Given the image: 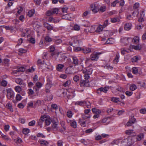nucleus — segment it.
Instances as JSON below:
<instances>
[{"mask_svg":"<svg viewBox=\"0 0 146 146\" xmlns=\"http://www.w3.org/2000/svg\"><path fill=\"white\" fill-rule=\"evenodd\" d=\"M131 39V38H127L126 39L125 38H123L122 41H121V42L123 43H124L125 41H128V40L129 39ZM132 41L133 42L134 44H137L138 43L139 40V38L137 36H136L133 39L131 38Z\"/></svg>","mask_w":146,"mask_h":146,"instance_id":"obj_4","label":"nucleus"},{"mask_svg":"<svg viewBox=\"0 0 146 146\" xmlns=\"http://www.w3.org/2000/svg\"><path fill=\"white\" fill-rule=\"evenodd\" d=\"M45 123L46 125H49L51 123V119H47L46 120Z\"/></svg>","mask_w":146,"mask_h":146,"instance_id":"obj_41","label":"nucleus"},{"mask_svg":"<svg viewBox=\"0 0 146 146\" xmlns=\"http://www.w3.org/2000/svg\"><path fill=\"white\" fill-rule=\"evenodd\" d=\"M39 89L40 88L37 87L36 86H35L33 87V89L35 90V92H37L36 93V94L37 95H38V92L39 91Z\"/></svg>","mask_w":146,"mask_h":146,"instance_id":"obj_61","label":"nucleus"},{"mask_svg":"<svg viewBox=\"0 0 146 146\" xmlns=\"http://www.w3.org/2000/svg\"><path fill=\"white\" fill-rule=\"evenodd\" d=\"M106 11V7L105 6L99 7V11L102 12H103Z\"/></svg>","mask_w":146,"mask_h":146,"instance_id":"obj_42","label":"nucleus"},{"mask_svg":"<svg viewBox=\"0 0 146 146\" xmlns=\"http://www.w3.org/2000/svg\"><path fill=\"white\" fill-rule=\"evenodd\" d=\"M35 123V121L33 120L29 123L28 125L30 126H33Z\"/></svg>","mask_w":146,"mask_h":146,"instance_id":"obj_45","label":"nucleus"},{"mask_svg":"<svg viewBox=\"0 0 146 146\" xmlns=\"http://www.w3.org/2000/svg\"><path fill=\"white\" fill-rule=\"evenodd\" d=\"M64 67V64H58L56 67V69L58 71H61L62 69Z\"/></svg>","mask_w":146,"mask_h":146,"instance_id":"obj_11","label":"nucleus"},{"mask_svg":"<svg viewBox=\"0 0 146 146\" xmlns=\"http://www.w3.org/2000/svg\"><path fill=\"white\" fill-rule=\"evenodd\" d=\"M99 5L97 3H94L90 5L91 9L94 13H96L99 11Z\"/></svg>","mask_w":146,"mask_h":146,"instance_id":"obj_2","label":"nucleus"},{"mask_svg":"<svg viewBox=\"0 0 146 146\" xmlns=\"http://www.w3.org/2000/svg\"><path fill=\"white\" fill-rule=\"evenodd\" d=\"M109 87H105L104 88L101 87L98 88L97 90L98 93H99L101 92H104L105 93H106L107 91L109 89Z\"/></svg>","mask_w":146,"mask_h":146,"instance_id":"obj_6","label":"nucleus"},{"mask_svg":"<svg viewBox=\"0 0 146 146\" xmlns=\"http://www.w3.org/2000/svg\"><path fill=\"white\" fill-rule=\"evenodd\" d=\"M15 141L16 143H20L22 142V139L19 137H17L16 139H15Z\"/></svg>","mask_w":146,"mask_h":146,"instance_id":"obj_43","label":"nucleus"},{"mask_svg":"<svg viewBox=\"0 0 146 146\" xmlns=\"http://www.w3.org/2000/svg\"><path fill=\"white\" fill-rule=\"evenodd\" d=\"M70 84V82L68 80L65 82L63 84V86L65 87L68 86Z\"/></svg>","mask_w":146,"mask_h":146,"instance_id":"obj_62","label":"nucleus"},{"mask_svg":"<svg viewBox=\"0 0 146 146\" xmlns=\"http://www.w3.org/2000/svg\"><path fill=\"white\" fill-rule=\"evenodd\" d=\"M119 53H117L116 54L115 57L113 60V62L114 63L117 64L119 61Z\"/></svg>","mask_w":146,"mask_h":146,"instance_id":"obj_23","label":"nucleus"},{"mask_svg":"<svg viewBox=\"0 0 146 146\" xmlns=\"http://www.w3.org/2000/svg\"><path fill=\"white\" fill-rule=\"evenodd\" d=\"M74 28L75 30L77 31H78L80 29V26H78V25H75L74 26Z\"/></svg>","mask_w":146,"mask_h":146,"instance_id":"obj_63","label":"nucleus"},{"mask_svg":"<svg viewBox=\"0 0 146 146\" xmlns=\"http://www.w3.org/2000/svg\"><path fill=\"white\" fill-rule=\"evenodd\" d=\"M7 93V97L9 100H12L14 97V93L11 88H7L6 89Z\"/></svg>","mask_w":146,"mask_h":146,"instance_id":"obj_1","label":"nucleus"},{"mask_svg":"<svg viewBox=\"0 0 146 146\" xmlns=\"http://www.w3.org/2000/svg\"><path fill=\"white\" fill-rule=\"evenodd\" d=\"M131 23H127L125 25L124 29L125 30L129 31L131 29Z\"/></svg>","mask_w":146,"mask_h":146,"instance_id":"obj_12","label":"nucleus"},{"mask_svg":"<svg viewBox=\"0 0 146 146\" xmlns=\"http://www.w3.org/2000/svg\"><path fill=\"white\" fill-rule=\"evenodd\" d=\"M34 13V11L33 10H31L28 12V15L30 17H31L33 15Z\"/></svg>","mask_w":146,"mask_h":146,"instance_id":"obj_32","label":"nucleus"},{"mask_svg":"<svg viewBox=\"0 0 146 146\" xmlns=\"http://www.w3.org/2000/svg\"><path fill=\"white\" fill-rule=\"evenodd\" d=\"M140 112L144 114L146 113V109L143 108L140 110Z\"/></svg>","mask_w":146,"mask_h":146,"instance_id":"obj_58","label":"nucleus"},{"mask_svg":"<svg viewBox=\"0 0 146 146\" xmlns=\"http://www.w3.org/2000/svg\"><path fill=\"white\" fill-rule=\"evenodd\" d=\"M127 138L124 139L121 142V144L122 146H127Z\"/></svg>","mask_w":146,"mask_h":146,"instance_id":"obj_19","label":"nucleus"},{"mask_svg":"<svg viewBox=\"0 0 146 146\" xmlns=\"http://www.w3.org/2000/svg\"><path fill=\"white\" fill-rule=\"evenodd\" d=\"M101 54V53L96 52L95 53L92 54L90 56L92 61H97L99 58V56Z\"/></svg>","mask_w":146,"mask_h":146,"instance_id":"obj_5","label":"nucleus"},{"mask_svg":"<svg viewBox=\"0 0 146 146\" xmlns=\"http://www.w3.org/2000/svg\"><path fill=\"white\" fill-rule=\"evenodd\" d=\"M62 42V41L60 39H57L55 40L54 43L56 45H58Z\"/></svg>","mask_w":146,"mask_h":146,"instance_id":"obj_31","label":"nucleus"},{"mask_svg":"<svg viewBox=\"0 0 146 146\" xmlns=\"http://www.w3.org/2000/svg\"><path fill=\"white\" fill-rule=\"evenodd\" d=\"M119 98L115 97H112L111 99V100L113 102L117 103L119 101Z\"/></svg>","mask_w":146,"mask_h":146,"instance_id":"obj_35","label":"nucleus"},{"mask_svg":"<svg viewBox=\"0 0 146 146\" xmlns=\"http://www.w3.org/2000/svg\"><path fill=\"white\" fill-rule=\"evenodd\" d=\"M136 121V119L133 117H131L127 123V125L128 126L131 125V124L134 123Z\"/></svg>","mask_w":146,"mask_h":146,"instance_id":"obj_9","label":"nucleus"},{"mask_svg":"<svg viewBox=\"0 0 146 146\" xmlns=\"http://www.w3.org/2000/svg\"><path fill=\"white\" fill-rule=\"evenodd\" d=\"M15 90L17 92H20L21 91V88L19 86H16L15 88Z\"/></svg>","mask_w":146,"mask_h":146,"instance_id":"obj_36","label":"nucleus"},{"mask_svg":"<svg viewBox=\"0 0 146 146\" xmlns=\"http://www.w3.org/2000/svg\"><path fill=\"white\" fill-rule=\"evenodd\" d=\"M67 115L68 117L69 118H71L72 117V112L71 111H68L67 113Z\"/></svg>","mask_w":146,"mask_h":146,"instance_id":"obj_52","label":"nucleus"},{"mask_svg":"<svg viewBox=\"0 0 146 146\" xmlns=\"http://www.w3.org/2000/svg\"><path fill=\"white\" fill-rule=\"evenodd\" d=\"M86 104V102L85 101H77L75 103V105L82 106L84 104Z\"/></svg>","mask_w":146,"mask_h":146,"instance_id":"obj_20","label":"nucleus"},{"mask_svg":"<svg viewBox=\"0 0 146 146\" xmlns=\"http://www.w3.org/2000/svg\"><path fill=\"white\" fill-rule=\"evenodd\" d=\"M119 143V142L118 140H114L111 143V144L112 145H114V144L117 145Z\"/></svg>","mask_w":146,"mask_h":146,"instance_id":"obj_47","label":"nucleus"},{"mask_svg":"<svg viewBox=\"0 0 146 146\" xmlns=\"http://www.w3.org/2000/svg\"><path fill=\"white\" fill-rule=\"evenodd\" d=\"M1 136H2V137L5 139L7 140H10V138L6 135L2 134L1 135Z\"/></svg>","mask_w":146,"mask_h":146,"instance_id":"obj_39","label":"nucleus"},{"mask_svg":"<svg viewBox=\"0 0 146 146\" xmlns=\"http://www.w3.org/2000/svg\"><path fill=\"white\" fill-rule=\"evenodd\" d=\"M38 142L40 145L42 146H46L48 144V142L44 140H39Z\"/></svg>","mask_w":146,"mask_h":146,"instance_id":"obj_14","label":"nucleus"},{"mask_svg":"<svg viewBox=\"0 0 146 146\" xmlns=\"http://www.w3.org/2000/svg\"><path fill=\"white\" fill-rule=\"evenodd\" d=\"M42 84L41 83L38 82H37L36 83L35 86L37 87L40 88L42 86Z\"/></svg>","mask_w":146,"mask_h":146,"instance_id":"obj_48","label":"nucleus"},{"mask_svg":"<svg viewBox=\"0 0 146 146\" xmlns=\"http://www.w3.org/2000/svg\"><path fill=\"white\" fill-rule=\"evenodd\" d=\"M51 10L48 11L46 13V15L48 16H50L52 15Z\"/></svg>","mask_w":146,"mask_h":146,"instance_id":"obj_60","label":"nucleus"},{"mask_svg":"<svg viewBox=\"0 0 146 146\" xmlns=\"http://www.w3.org/2000/svg\"><path fill=\"white\" fill-rule=\"evenodd\" d=\"M138 60L139 57L137 56H134L131 59V62H136Z\"/></svg>","mask_w":146,"mask_h":146,"instance_id":"obj_21","label":"nucleus"},{"mask_svg":"<svg viewBox=\"0 0 146 146\" xmlns=\"http://www.w3.org/2000/svg\"><path fill=\"white\" fill-rule=\"evenodd\" d=\"M19 51L21 53H25L26 52L27 50H26L24 49L23 48H20L19 50Z\"/></svg>","mask_w":146,"mask_h":146,"instance_id":"obj_53","label":"nucleus"},{"mask_svg":"<svg viewBox=\"0 0 146 146\" xmlns=\"http://www.w3.org/2000/svg\"><path fill=\"white\" fill-rule=\"evenodd\" d=\"M79 77L77 75H75L74 76L73 79L75 82H77L79 80Z\"/></svg>","mask_w":146,"mask_h":146,"instance_id":"obj_55","label":"nucleus"},{"mask_svg":"<svg viewBox=\"0 0 146 146\" xmlns=\"http://www.w3.org/2000/svg\"><path fill=\"white\" fill-rule=\"evenodd\" d=\"M143 134H141L136 137L135 139L137 141H140L143 138Z\"/></svg>","mask_w":146,"mask_h":146,"instance_id":"obj_30","label":"nucleus"},{"mask_svg":"<svg viewBox=\"0 0 146 146\" xmlns=\"http://www.w3.org/2000/svg\"><path fill=\"white\" fill-rule=\"evenodd\" d=\"M70 18L69 14H68L64 15L62 16V19H65L67 20H70Z\"/></svg>","mask_w":146,"mask_h":146,"instance_id":"obj_25","label":"nucleus"},{"mask_svg":"<svg viewBox=\"0 0 146 146\" xmlns=\"http://www.w3.org/2000/svg\"><path fill=\"white\" fill-rule=\"evenodd\" d=\"M82 49L79 47H75L74 48V50L75 52H78L82 50Z\"/></svg>","mask_w":146,"mask_h":146,"instance_id":"obj_46","label":"nucleus"},{"mask_svg":"<svg viewBox=\"0 0 146 146\" xmlns=\"http://www.w3.org/2000/svg\"><path fill=\"white\" fill-rule=\"evenodd\" d=\"M15 82L17 84L20 85H22V87H24L26 86L25 84L23 81V80L20 78L17 79L15 80Z\"/></svg>","mask_w":146,"mask_h":146,"instance_id":"obj_7","label":"nucleus"},{"mask_svg":"<svg viewBox=\"0 0 146 146\" xmlns=\"http://www.w3.org/2000/svg\"><path fill=\"white\" fill-rule=\"evenodd\" d=\"M130 88L131 90L133 91L137 88V87L135 85L133 84L130 86Z\"/></svg>","mask_w":146,"mask_h":146,"instance_id":"obj_37","label":"nucleus"},{"mask_svg":"<svg viewBox=\"0 0 146 146\" xmlns=\"http://www.w3.org/2000/svg\"><path fill=\"white\" fill-rule=\"evenodd\" d=\"M36 136L38 137H41L42 138H44L45 137L44 135L41 133H38L37 134Z\"/></svg>","mask_w":146,"mask_h":146,"instance_id":"obj_57","label":"nucleus"},{"mask_svg":"<svg viewBox=\"0 0 146 146\" xmlns=\"http://www.w3.org/2000/svg\"><path fill=\"white\" fill-rule=\"evenodd\" d=\"M23 133L25 135H27L30 132V130L27 128H24L23 129Z\"/></svg>","mask_w":146,"mask_h":146,"instance_id":"obj_26","label":"nucleus"},{"mask_svg":"<svg viewBox=\"0 0 146 146\" xmlns=\"http://www.w3.org/2000/svg\"><path fill=\"white\" fill-rule=\"evenodd\" d=\"M22 97L19 94H17L16 97V99L17 101H19L21 100L22 98Z\"/></svg>","mask_w":146,"mask_h":146,"instance_id":"obj_40","label":"nucleus"},{"mask_svg":"<svg viewBox=\"0 0 146 146\" xmlns=\"http://www.w3.org/2000/svg\"><path fill=\"white\" fill-rule=\"evenodd\" d=\"M34 102L35 103V104H34V106H40L41 105V102L40 100H38L36 102L34 101Z\"/></svg>","mask_w":146,"mask_h":146,"instance_id":"obj_34","label":"nucleus"},{"mask_svg":"<svg viewBox=\"0 0 146 146\" xmlns=\"http://www.w3.org/2000/svg\"><path fill=\"white\" fill-rule=\"evenodd\" d=\"M1 85L3 87L6 86L7 84V82L5 80H3L1 82Z\"/></svg>","mask_w":146,"mask_h":146,"instance_id":"obj_29","label":"nucleus"},{"mask_svg":"<svg viewBox=\"0 0 146 146\" xmlns=\"http://www.w3.org/2000/svg\"><path fill=\"white\" fill-rule=\"evenodd\" d=\"M90 74H87L84 75V77H85L86 83H88L89 82L88 79L90 78Z\"/></svg>","mask_w":146,"mask_h":146,"instance_id":"obj_33","label":"nucleus"},{"mask_svg":"<svg viewBox=\"0 0 146 146\" xmlns=\"http://www.w3.org/2000/svg\"><path fill=\"white\" fill-rule=\"evenodd\" d=\"M139 4L138 3H135L134 4L133 6V8L134 9H135L139 7Z\"/></svg>","mask_w":146,"mask_h":146,"instance_id":"obj_59","label":"nucleus"},{"mask_svg":"<svg viewBox=\"0 0 146 146\" xmlns=\"http://www.w3.org/2000/svg\"><path fill=\"white\" fill-rule=\"evenodd\" d=\"M92 111L94 113H101V111L99 110H97L95 108H93L92 109Z\"/></svg>","mask_w":146,"mask_h":146,"instance_id":"obj_27","label":"nucleus"},{"mask_svg":"<svg viewBox=\"0 0 146 146\" xmlns=\"http://www.w3.org/2000/svg\"><path fill=\"white\" fill-rule=\"evenodd\" d=\"M45 40L46 41L48 42H50L52 41V39L48 36H46L45 37Z\"/></svg>","mask_w":146,"mask_h":146,"instance_id":"obj_38","label":"nucleus"},{"mask_svg":"<svg viewBox=\"0 0 146 146\" xmlns=\"http://www.w3.org/2000/svg\"><path fill=\"white\" fill-rule=\"evenodd\" d=\"M104 27L102 25H100L97 27L95 30V31L97 33H99L102 31Z\"/></svg>","mask_w":146,"mask_h":146,"instance_id":"obj_15","label":"nucleus"},{"mask_svg":"<svg viewBox=\"0 0 146 146\" xmlns=\"http://www.w3.org/2000/svg\"><path fill=\"white\" fill-rule=\"evenodd\" d=\"M70 125L71 126L74 128L76 127V122L74 120L70 121Z\"/></svg>","mask_w":146,"mask_h":146,"instance_id":"obj_17","label":"nucleus"},{"mask_svg":"<svg viewBox=\"0 0 146 146\" xmlns=\"http://www.w3.org/2000/svg\"><path fill=\"white\" fill-rule=\"evenodd\" d=\"M130 47L136 50H140L141 48V46L139 45H138L136 46L131 45Z\"/></svg>","mask_w":146,"mask_h":146,"instance_id":"obj_13","label":"nucleus"},{"mask_svg":"<svg viewBox=\"0 0 146 146\" xmlns=\"http://www.w3.org/2000/svg\"><path fill=\"white\" fill-rule=\"evenodd\" d=\"M132 73L135 74H137L138 73V71L137 67H134L132 68Z\"/></svg>","mask_w":146,"mask_h":146,"instance_id":"obj_22","label":"nucleus"},{"mask_svg":"<svg viewBox=\"0 0 146 146\" xmlns=\"http://www.w3.org/2000/svg\"><path fill=\"white\" fill-rule=\"evenodd\" d=\"M133 130H127L125 131V133L126 134L130 135L131 134Z\"/></svg>","mask_w":146,"mask_h":146,"instance_id":"obj_56","label":"nucleus"},{"mask_svg":"<svg viewBox=\"0 0 146 146\" xmlns=\"http://www.w3.org/2000/svg\"><path fill=\"white\" fill-rule=\"evenodd\" d=\"M28 93L30 95H32L34 94V92L33 90L31 89H28Z\"/></svg>","mask_w":146,"mask_h":146,"instance_id":"obj_49","label":"nucleus"},{"mask_svg":"<svg viewBox=\"0 0 146 146\" xmlns=\"http://www.w3.org/2000/svg\"><path fill=\"white\" fill-rule=\"evenodd\" d=\"M52 127L53 130L55 131H56L58 129V121L56 119H54L52 120Z\"/></svg>","mask_w":146,"mask_h":146,"instance_id":"obj_3","label":"nucleus"},{"mask_svg":"<svg viewBox=\"0 0 146 146\" xmlns=\"http://www.w3.org/2000/svg\"><path fill=\"white\" fill-rule=\"evenodd\" d=\"M44 26L48 30H51L53 29V27L52 26H51L48 23L44 24Z\"/></svg>","mask_w":146,"mask_h":146,"instance_id":"obj_16","label":"nucleus"},{"mask_svg":"<svg viewBox=\"0 0 146 146\" xmlns=\"http://www.w3.org/2000/svg\"><path fill=\"white\" fill-rule=\"evenodd\" d=\"M86 80L81 82L80 83V85L81 86H86V84L87 83Z\"/></svg>","mask_w":146,"mask_h":146,"instance_id":"obj_44","label":"nucleus"},{"mask_svg":"<svg viewBox=\"0 0 146 146\" xmlns=\"http://www.w3.org/2000/svg\"><path fill=\"white\" fill-rule=\"evenodd\" d=\"M120 21V19L119 17L111 18V21L112 23H115L119 22Z\"/></svg>","mask_w":146,"mask_h":146,"instance_id":"obj_18","label":"nucleus"},{"mask_svg":"<svg viewBox=\"0 0 146 146\" xmlns=\"http://www.w3.org/2000/svg\"><path fill=\"white\" fill-rule=\"evenodd\" d=\"M73 63L75 66L78 65L79 64V61L77 57L73 56L72 57Z\"/></svg>","mask_w":146,"mask_h":146,"instance_id":"obj_10","label":"nucleus"},{"mask_svg":"<svg viewBox=\"0 0 146 146\" xmlns=\"http://www.w3.org/2000/svg\"><path fill=\"white\" fill-rule=\"evenodd\" d=\"M82 50L84 53H88L91 51V49L90 48H87L85 49H82Z\"/></svg>","mask_w":146,"mask_h":146,"instance_id":"obj_24","label":"nucleus"},{"mask_svg":"<svg viewBox=\"0 0 146 146\" xmlns=\"http://www.w3.org/2000/svg\"><path fill=\"white\" fill-rule=\"evenodd\" d=\"M43 122L41 121V119H39V120L38 122V125L40 127H42V124Z\"/></svg>","mask_w":146,"mask_h":146,"instance_id":"obj_54","label":"nucleus"},{"mask_svg":"<svg viewBox=\"0 0 146 146\" xmlns=\"http://www.w3.org/2000/svg\"><path fill=\"white\" fill-rule=\"evenodd\" d=\"M110 23H108V19H107L104 22L103 26L105 28Z\"/></svg>","mask_w":146,"mask_h":146,"instance_id":"obj_50","label":"nucleus"},{"mask_svg":"<svg viewBox=\"0 0 146 146\" xmlns=\"http://www.w3.org/2000/svg\"><path fill=\"white\" fill-rule=\"evenodd\" d=\"M29 41L30 43L33 44H35V39L32 37H31L30 38Z\"/></svg>","mask_w":146,"mask_h":146,"instance_id":"obj_51","label":"nucleus"},{"mask_svg":"<svg viewBox=\"0 0 146 146\" xmlns=\"http://www.w3.org/2000/svg\"><path fill=\"white\" fill-rule=\"evenodd\" d=\"M51 10L52 15L54 14H57L58 13V8H54L52 9Z\"/></svg>","mask_w":146,"mask_h":146,"instance_id":"obj_28","label":"nucleus"},{"mask_svg":"<svg viewBox=\"0 0 146 146\" xmlns=\"http://www.w3.org/2000/svg\"><path fill=\"white\" fill-rule=\"evenodd\" d=\"M62 142L61 140L58 141L57 143V145L58 146H62Z\"/></svg>","mask_w":146,"mask_h":146,"instance_id":"obj_64","label":"nucleus"},{"mask_svg":"<svg viewBox=\"0 0 146 146\" xmlns=\"http://www.w3.org/2000/svg\"><path fill=\"white\" fill-rule=\"evenodd\" d=\"M127 140H128L127 142V146H131L134 143V138L129 137L127 138Z\"/></svg>","mask_w":146,"mask_h":146,"instance_id":"obj_8","label":"nucleus"}]
</instances>
